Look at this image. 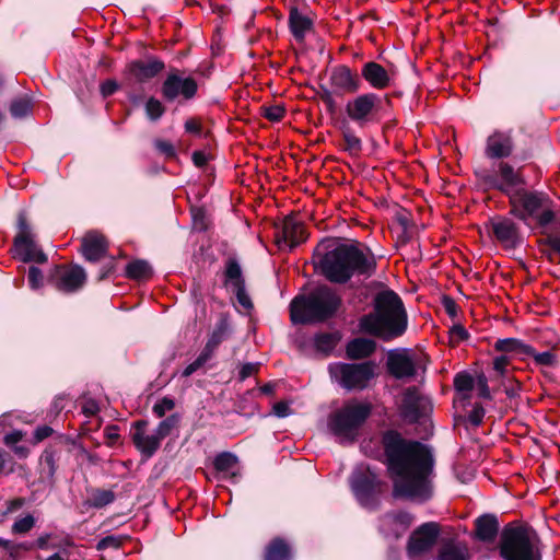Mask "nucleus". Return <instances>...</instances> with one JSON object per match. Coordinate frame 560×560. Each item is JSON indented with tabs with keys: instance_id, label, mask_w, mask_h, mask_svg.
I'll return each mask as SVG.
<instances>
[{
	"instance_id": "a18cd8bd",
	"label": "nucleus",
	"mask_w": 560,
	"mask_h": 560,
	"mask_svg": "<svg viewBox=\"0 0 560 560\" xmlns=\"http://www.w3.org/2000/svg\"><path fill=\"white\" fill-rule=\"evenodd\" d=\"M262 115L270 121H279L283 118L285 109L281 104H273L261 107Z\"/></svg>"
},
{
	"instance_id": "6ab92c4d",
	"label": "nucleus",
	"mask_w": 560,
	"mask_h": 560,
	"mask_svg": "<svg viewBox=\"0 0 560 560\" xmlns=\"http://www.w3.org/2000/svg\"><path fill=\"white\" fill-rule=\"evenodd\" d=\"M382 100L374 93L362 94L348 102L346 112L354 121H366L381 107Z\"/></svg>"
},
{
	"instance_id": "0e129e2a",
	"label": "nucleus",
	"mask_w": 560,
	"mask_h": 560,
	"mask_svg": "<svg viewBox=\"0 0 560 560\" xmlns=\"http://www.w3.org/2000/svg\"><path fill=\"white\" fill-rule=\"evenodd\" d=\"M42 463L47 466L50 476L55 474V456L51 452H45L42 456Z\"/></svg>"
},
{
	"instance_id": "20e7f679",
	"label": "nucleus",
	"mask_w": 560,
	"mask_h": 560,
	"mask_svg": "<svg viewBox=\"0 0 560 560\" xmlns=\"http://www.w3.org/2000/svg\"><path fill=\"white\" fill-rule=\"evenodd\" d=\"M340 298L328 287L315 289L308 295L295 296L290 304V317L293 324L323 322L338 308Z\"/></svg>"
},
{
	"instance_id": "6e6d98bb",
	"label": "nucleus",
	"mask_w": 560,
	"mask_h": 560,
	"mask_svg": "<svg viewBox=\"0 0 560 560\" xmlns=\"http://www.w3.org/2000/svg\"><path fill=\"white\" fill-rule=\"evenodd\" d=\"M194 228L199 231H203L207 228L206 214L203 209L201 208H192L191 209Z\"/></svg>"
},
{
	"instance_id": "8fccbe9b",
	"label": "nucleus",
	"mask_w": 560,
	"mask_h": 560,
	"mask_svg": "<svg viewBox=\"0 0 560 560\" xmlns=\"http://www.w3.org/2000/svg\"><path fill=\"white\" fill-rule=\"evenodd\" d=\"M175 408L174 399L170 397H163L153 406V412L156 417L162 418L166 412Z\"/></svg>"
},
{
	"instance_id": "7ed1b4c3",
	"label": "nucleus",
	"mask_w": 560,
	"mask_h": 560,
	"mask_svg": "<svg viewBox=\"0 0 560 560\" xmlns=\"http://www.w3.org/2000/svg\"><path fill=\"white\" fill-rule=\"evenodd\" d=\"M316 248L315 257L322 273L331 282L345 283L354 275H370L375 261L355 244H339L334 249L322 253Z\"/></svg>"
},
{
	"instance_id": "a211bd4d",
	"label": "nucleus",
	"mask_w": 560,
	"mask_h": 560,
	"mask_svg": "<svg viewBox=\"0 0 560 560\" xmlns=\"http://www.w3.org/2000/svg\"><path fill=\"white\" fill-rule=\"evenodd\" d=\"M86 275L80 266H58L55 269L52 281L55 287L66 293L74 292L79 290L85 282Z\"/></svg>"
},
{
	"instance_id": "0eeeda50",
	"label": "nucleus",
	"mask_w": 560,
	"mask_h": 560,
	"mask_svg": "<svg viewBox=\"0 0 560 560\" xmlns=\"http://www.w3.org/2000/svg\"><path fill=\"white\" fill-rule=\"evenodd\" d=\"M371 411V404L350 400L329 415L327 428L339 443H353Z\"/></svg>"
},
{
	"instance_id": "09e8293b",
	"label": "nucleus",
	"mask_w": 560,
	"mask_h": 560,
	"mask_svg": "<svg viewBox=\"0 0 560 560\" xmlns=\"http://www.w3.org/2000/svg\"><path fill=\"white\" fill-rule=\"evenodd\" d=\"M345 149L350 153H358L361 149L360 139L349 129L343 130Z\"/></svg>"
},
{
	"instance_id": "e433bc0d",
	"label": "nucleus",
	"mask_w": 560,
	"mask_h": 560,
	"mask_svg": "<svg viewBox=\"0 0 560 560\" xmlns=\"http://www.w3.org/2000/svg\"><path fill=\"white\" fill-rule=\"evenodd\" d=\"M266 560H289L290 548L282 539H275L266 550Z\"/></svg>"
},
{
	"instance_id": "473e14b6",
	"label": "nucleus",
	"mask_w": 560,
	"mask_h": 560,
	"mask_svg": "<svg viewBox=\"0 0 560 560\" xmlns=\"http://www.w3.org/2000/svg\"><path fill=\"white\" fill-rule=\"evenodd\" d=\"M375 350V342L369 338H355L347 345V355L350 359H362Z\"/></svg>"
},
{
	"instance_id": "e2e57ef3",
	"label": "nucleus",
	"mask_w": 560,
	"mask_h": 560,
	"mask_svg": "<svg viewBox=\"0 0 560 560\" xmlns=\"http://www.w3.org/2000/svg\"><path fill=\"white\" fill-rule=\"evenodd\" d=\"M155 148L167 156H173L175 154V149L168 141L159 140L155 142Z\"/></svg>"
},
{
	"instance_id": "b1692460",
	"label": "nucleus",
	"mask_w": 560,
	"mask_h": 560,
	"mask_svg": "<svg viewBox=\"0 0 560 560\" xmlns=\"http://www.w3.org/2000/svg\"><path fill=\"white\" fill-rule=\"evenodd\" d=\"M81 249L84 258L89 261H97L107 253V242L97 232H90L82 238Z\"/></svg>"
},
{
	"instance_id": "58836bf2",
	"label": "nucleus",
	"mask_w": 560,
	"mask_h": 560,
	"mask_svg": "<svg viewBox=\"0 0 560 560\" xmlns=\"http://www.w3.org/2000/svg\"><path fill=\"white\" fill-rule=\"evenodd\" d=\"M36 520L33 515L26 514L23 517L18 518L11 527V532L14 535L27 534L35 526Z\"/></svg>"
},
{
	"instance_id": "5701e85b",
	"label": "nucleus",
	"mask_w": 560,
	"mask_h": 560,
	"mask_svg": "<svg viewBox=\"0 0 560 560\" xmlns=\"http://www.w3.org/2000/svg\"><path fill=\"white\" fill-rule=\"evenodd\" d=\"M147 422L137 421L133 425L132 441L136 447L147 457L152 456L160 447L161 440L154 432L153 434L147 433Z\"/></svg>"
},
{
	"instance_id": "4c0bfd02",
	"label": "nucleus",
	"mask_w": 560,
	"mask_h": 560,
	"mask_svg": "<svg viewBox=\"0 0 560 560\" xmlns=\"http://www.w3.org/2000/svg\"><path fill=\"white\" fill-rule=\"evenodd\" d=\"M126 273L131 279L142 280L151 276L152 269L144 260H133L127 265Z\"/></svg>"
},
{
	"instance_id": "5fc2aeb1",
	"label": "nucleus",
	"mask_w": 560,
	"mask_h": 560,
	"mask_svg": "<svg viewBox=\"0 0 560 560\" xmlns=\"http://www.w3.org/2000/svg\"><path fill=\"white\" fill-rule=\"evenodd\" d=\"M441 303H442L446 314L452 319H455L458 315V306H457L455 300L451 295L444 294L441 298Z\"/></svg>"
},
{
	"instance_id": "412c9836",
	"label": "nucleus",
	"mask_w": 560,
	"mask_h": 560,
	"mask_svg": "<svg viewBox=\"0 0 560 560\" xmlns=\"http://www.w3.org/2000/svg\"><path fill=\"white\" fill-rule=\"evenodd\" d=\"M514 143L511 131H494L486 141L485 154L490 160H503L513 152Z\"/></svg>"
},
{
	"instance_id": "603ef678",
	"label": "nucleus",
	"mask_w": 560,
	"mask_h": 560,
	"mask_svg": "<svg viewBox=\"0 0 560 560\" xmlns=\"http://www.w3.org/2000/svg\"><path fill=\"white\" fill-rule=\"evenodd\" d=\"M121 542H122V538L119 536H114V535L106 536L97 542L96 549L100 551L105 550L107 548L117 549L121 546Z\"/></svg>"
},
{
	"instance_id": "a878e982",
	"label": "nucleus",
	"mask_w": 560,
	"mask_h": 560,
	"mask_svg": "<svg viewBox=\"0 0 560 560\" xmlns=\"http://www.w3.org/2000/svg\"><path fill=\"white\" fill-rule=\"evenodd\" d=\"M164 69V63L158 59L147 61H133L129 65V73L139 82H145L154 78Z\"/></svg>"
},
{
	"instance_id": "f257e3e1",
	"label": "nucleus",
	"mask_w": 560,
	"mask_h": 560,
	"mask_svg": "<svg viewBox=\"0 0 560 560\" xmlns=\"http://www.w3.org/2000/svg\"><path fill=\"white\" fill-rule=\"evenodd\" d=\"M433 448L387 428V477L394 499L425 503L434 495Z\"/></svg>"
},
{
	"instance_id": "864d4df0",
	"label": "nucleus",
	"mask_w": 560,
	"mask_h": 560,
	"mask_svg": "<svg viewBox=\"0 0 560 560\" xmlns=\"http://www.w3.org/2000/svg\"><path fill=\"white\" fill-rule=\"evenodd\" d=\"M209 360V354L207 352H202L194 362L188 364L183 371V376L188 377L194 374L197 370H199L207 361Z\"/></svg>"
},
{
	"instance_id": "f704fd0d",
	"label": "nucleus",
	"mask_w": 560,
	"mask_h": 560,
	"mask_svg": "<svg viewBox=\"0 0 560 560\" xmlns=\"http://www.w3.org/2000/svg\"><path fill=\"white\" fill-rule=\"evenodd\" d=\"M225 285L230 287L232 290L245 285L241 266L238 265L237 261H235L233 259H230L226 262Z\"/></svg>"
},
{
	"instance_id": "cd10ccee",
	"label": "nucleus",
	"mask_w": 560,
	"mask_h": 560,
	"mask_svg": "<svg viewBox=\"0 0 560 560\" xmlns=\"http://www.w3.org/2000/svg\"><path fill=\"white\" fill-rule=\"evenodd\" d=\"M331 83L345 93H354L360 88V80L348 67H338L332 71Z\"/></svg>"
},
{
	"instance_id": "bf43d9fd",
	"label": "nucleus",
	"mask_w": 560,
	"mask_h": 560,
	"mask_svg": "<svg viewBox=\"0 0 560 560\" xmlns=\"http://www.w3.org/2000/svg\"><path fill=\"white\" fill-rule=\"evenodd\" d=\"M450 336H451V339L456 337L457 338L456 341L458 342V341H466V340H468L469 337H470V334L468 332V330L462 324H455L450 329Z\"/></svg>"
},
{
	"instance_id": "79ce46f5",
	"label": "nucleus",
	"mask_w": 560,
	"mask_h": 560,
	"mask_svg": "<svg viewBox=\"0 0 560 560\" xmlns=\"http://www.w3.org/2000/svg\"><path fill=\"white\" fill-rule=\"evenodd\" d=\"M115 500V494L110 490H97L93 493L91 504L94 508H103Z\"/></svg>"
},
{
	"instance_id": "ea45409f",
	"label": "nucleus",
	"mask_w": 560,
	"mask_h": 560,
	"mask_svg": "<svg viewBox=\"0 0 560 560\" xmlns=\"http://www.w3.org/2000/svg\"><path fill=\"white\" fill-rule=\"evenodd\" d=\"M32 110V103L26 97L14 100L10 106V113L15 118H23Z\"/></svg>"
},
{
	"instance_id": "052dcab7",
	"label": "nucleus",
	"mask_w": 560,
	"mask_h": 560,
	"mask_svg": "<svg viewBox=\"0 0 560 560\" xmlns=\"http://www.w3.org/2000/svg\"><path fill=\"white\" fill-rule=\"evenodd\" d=\"M233 292L235 293L240 305H242L245 310L248 311L253 307L252 301L245 291V285L234 289Z\"/></svg>"
},
{
	"instance_id": "de8ad7c7",
	"label": "nucleus",
	"mask_w": 560,
	"mask_h": 560,
	"mask_svg": "<svg viewBox=\"0 0 560 560\" xmlns=\"http://www.w3.org/2000/svg\"><path fill=\"white\" fill-rule=\"evenodd\" d=\"M475 385H477L478 396L486 400H492V395L488 385V377L483 372H480L476 376Z\"/></svg>"
},
{
	"instance_id": "c85d7f7f",
	"label": "nucleus",
	"mask_w": 560,
	"mask_h": 560,
	"mask_svg": "<svg viewBox=\"0 0 560 560\" xmlns=\"http://www.w3.org/2000/svg\"><path fill=\"white\" fill-rule=\"evenodd\" d=\"M544 237L537 240L539 252L549 261H553V256H560V226H555L551 231H541Z\"/></svg>"
},
{
	"instance_id": "3c124183",
	"label": "nucleus",
	"mask_w": 560,
	"mask_h": 560,
	"mask_svg": "<svg viewBox=\"0 0 560 560\" xmlns=\"http://www.w3.org/2000/svg\"><path fill=\"white\" fill-rule=\"evenodd\" d=\"M27 280L31 289L37 290L43 285L44 277L37 267L32 266L28 269Z\"/></svg>"
},
{
	"instance_id": "39448f33",
	"label": "nucleus",
	"mask_w": 560,
	"mask_h": 560,
	"mask_svg": "<svg viewBox=\"0 0 560 560\" xmlns=\"http://www.w3.org/2000/svg\"><path fill=\"white\" fill-rule=\"evenodd\" d=\"M508 199L509 214L525 224L535 219L538 226L546 229L556 219V213L551 209L552 200L544 191L522 187L515 189Z\"/></svg>"
},
{
	"instance_id": "9b49d317",
	"label": "nucleus",
	"mask_w": 560,
	"mask_h": 560,
	"mask_svg": "<svg viewBox=\"0 0 560 560\" xmlns=\"http://www.w3.org/2000/svg\"><path fill=\"white\" fill-rule=\"evenodd\" d=\"M331 380L347 390H362L376 376L375 366L370 362H336L328 366Z\"/></svg>"
},
{
	"instance_id": "423d86ee",
	"label": "nucleus",
	"mask_w": 560,
	"mask_h": 560,
	"mask_svg": "<svg viewBox=\"0 0 560 560\" xmlns=\"http://www.w3.org/2000/svg\"><path fill=\"white\" fill-rule=\"evenodd\" d=\"M431 358L428 353H418L412 348L397 347L387 349V377L402 384L418 381L424 383Z\"/></svg>"
},
{
	"instance_id": "69168bd1",
	"label": "nucleus",
	"mask_w": 560,
	"mask_h": 560,
	"mask_svg": "<svg viewBox=\"0 0 560 560\" xmlns=\"http://www.w3.org/2000/svg\"><path fill=\"white\" fill-rule=\"evenodd\" d=\"M24 504H25V499H23V498H15V499L8 501L5 514H11V513L16 512Z\"/></svg>"
},
{
	"instance_id": "f03ea898",
	"label": "nucleus",
	"mask_w": 560,
	"mask_h": 560,
	"mask_svg": "<svg viewBox=\"0 0 560 560\" xmlns=\"http://www.w3.org/2000/svg\"><path fill=\"white\" fill-rule=\"evenodd\" d=\"M502 560H542L541 539L534 527L522 521L509 522L500 529L494 513H483L474 521L472 538L493 544Z\"/></svg>"
},
{
	"instance_id": "f8f14e48",
	"label": "nucleus",
	"mask_w": 560,
	"mask_h": 560,
	"mask_svg": "<svg viewBox=\"0 0 560 560\" xmlns=\"http://www.w3.org/2000/svg\"><path fill=\"white\" fill-rule=\"evenodd\" d=\"M18 229L19 231L14 238L13 247L14 256L24 262H46L47 256L35 243L34 234L23 212L18 217Z\"/></svg>"
},
{
	"instance_id": "774afa93",
	"label": "nucleus",
	"mask_w": 560,
	"mask_h": 560,
	"mask_svg": "<svg viewBox=\"0 0 560 560\" xmlns=\"http://www.w3.org/2000/svg\"><path fill=\"white\" fill-rule=\"evenodd\" d=\"M52 433V429L50 427L44 425L39 427L35 430L34 436L36 442H40L44 439L50 436Z\"/></svg>"
},
{
	"instance_id": "c756f323",
	"label": "nucleus",
	"mask_w": 560,
	"mask_h": 560,
	"mask_svg": "<svg viewBox=\"0 0 560 560\" xmlns=\"http://www.w3.org/2000/svg\"><path fill=\"white\" fill-rule=\"evenodd\" d=\"M493 349L503 354L511 355V358L516 357L524 361L527 358V352L530 351V345L517 338H504L498 339L493 345Z\"/></svg>"
},
{
	"instance_id": "aec40b11",
	"label": "nucleus",
	"mask_w": 560,
	"mask_h": 560,
	"mask_svg": "<svg viewBox=\"0 0 560 560\" xmlns=\"http://www.w3.org/2000/svg\"><path fill=\"white\" fill-rule=\"evenodd\" d=\"M197 92V83L192 78H180L177 74H170L163 83V96L173 101L178 96L188 100Z\"/></svg>"
},
{
	"instance_id": "393cba45",
	"label": "nucleus",
	"mask_w": 560,
	"mask_h": 560,
	"mask_svg": "<svg viewBox=\"0 0 560 560\" xmlns=\"http://www.w3.org/2000/svg\"><path fill=\"white\" fill-rule=\"evenodd\" d=\"M288 23L291 34L300 44L304 42L306 34L313 26L312 20L306 14L302 13L296 7H290Z\"/></svg>"
},
{
	"instance_id": "c9c22d12",
	"label": "nucleus",
	"mask_w": 560,
	"mask_h": 560,
	"mask_svg": "<svg viewBox=\"0 0 560 560\" xmlns=\"http://www.w3.org/2000/svg\"><path fill=\"white\" fill-rule=\"evenodd\" d=\"M341 336L339 332H323L316 335L314 339L315 348L325 354L329 353L338 345Z\"/></svg>"
},
{
	"instance_id": "49530a36",
	"label": "nucleus",
	"mask_w": 560,
	"mask_h": 560,
	"mask_svg": "<svg viewBox=\"0 0 560 560\" xmlns=\"http://www.w3.org/2000/svg\"><path fill=\"white\" fill-rule=\"evenodd\" d=\"M486 415V410L480 402H475L472 405L471 411L467 416V421L475 428H478L482 424L483 418Z\"/></svg>"
},
{
	"instance_id": "2eb2a0df",
	"label": "nucleus",
	"mask_w": 560,
	"mask_h": 560,
	"mask_svg": "<svg viewBox=\"0 0 560 560\" xmlns=\"http://www.w3.org/2000/svg\"><path fill=\"white\" fill-rule=\"evenodd\" d=\"M387 230L395 238V246L406 245L410 240V229L413 225L412 213L406 208L399 206L396 201L387 200Z\"/></svg>"
},
{
	"instance_id": "7c9ffc66",
	"label": "nucleus",
	"mask_w": 560,
	"mask_h": 560,
	"mask_svg": "<svg viewBox=\"0 0 560 560\" xmlns=\"http://www.w3.org/2000/svg\"><path fill=\"white\" fill-rule=\"evenodd\" d=\"M238 459L229 452L220 453L215 456L213 465L217 471L222 472L225 478H235L238 476Z\"/></svg>"
},
{
	"instance_id": "f3484780",
	"label": "nucleus",
	"mask_w": 560,
	"mask_h": 560,
	"mask_svg": "<svg viewBox=\"0 0 560 560\" xmlns=\"http://www.w3.org/2000/svg\"><path fill=\"white\" fill-rule=\"evenodd\" d=\"M307 237L303 223L293 217H287L277 228L276 240L279 248L292 249Z\"/></svg>"
},
{
	"instance_id": "9d476101",
	"label": "nucleus",
	"mask_w": 560,
	"mask_h": 560,
	"mask_svg": "<svg viewBox=\"0 0 560 560\" xmlns=\"http://www.w3.org/2000/svg\"><path fill=\"white\" fill-rule=\"evenodd\" d=\"M350 486L363 508L374 510L381 504L383 485L374 468L368 465L358 466L351 475Z\"/></svg>"
},
{
	"instance_id": "2f4dec72",
	"label": "nucleus",
	"mask_w": 560,
	"mask_h": 560,
	"mask_svg": "<svg viewBox=\"0 0 560 560\" xmlns=\"http://www.w3.org/2000/svg\"><path fill=\"white\" fill-rule=\"evenodd\" d=\"M362 77L363 79L374 89H384L385 88V69L374 62H366L362 68Z\"/></svg>"
},
{
	"instance_id": "4468645a",
	"label": "nucleus",
	"mask_w": 560,
	"mask_h": 560,
	"mask_svg": "<svg viewBox=\"0 0 560 560\" xmlns=\"http://www.w3.org/2000/svg\"><path fill=\"white\" fill-rule=\"evenodd\" d=\"M409 316L400 295L387 288V343L401 338L408 330Z\"/></svg>"
},
{
	"instance_id": "338daca9",
	"label": "nucleus",
	"mask_w": 560,
	"mask_h": 560,
	"mask_svg": "<svg viewBox=\"0 0 560 560\" xmlns=\"http://www.w3.org/2000/svg\"><path fill=\"white\" fill-rule=\"evenodd\" d=\"M521 387L522 384L518 381H515L512 385L504 386V393L509 398L513 399L520 396Z\"/></svg>"
},
{
	"instance_id": "4d7b16f0",
	"label": "nucleus",
	"mask_w": 560,
	"mask_h": 560,
	"mask_svg": "<svg viewBox=\"0 0 560 560\" xmlns=\"http://www.w3.org/2000/svg\"><path fill=\"white\" fill-rule=\"evenodd\" d=\"M393 520L396 524L400 525L402 529H407L412 524L415 517L409 512L399 511L393 515Z\"/></svg>"
},
{
	"instance_id": "c03bdc74",
	"label": "nucleus",
	"mask_w": 560,
	"mask_h": 560,
	"mask_svg": "<svg viewBox=\"0 0 560 560\" xmlns=\"http://www.w3.org/2000/svg\"><path fill=\"white\" fill-rule=\"evenodd\" d=\"M467 553L456 546L445 547L439 555V560H467Z\"/></svg>"
},
{
	"instance_id": "6e6552de",
	"label": "nucleus",
	"mask_w": 560,
	"mask_h": 560,
	"mask_svg": "<svg viewBox=\"0 0 560 560\" xmlns=\"http://www.w3.org/2000/svg\"><path fill=\"white\" fill-rule=\"evenodd\" d=\"M394 405L397 416L406 424L421 425L431 420L433 401L416 385L404 387L394 398Z\"/></svg>"
},
{
	"instance_id": "4be33fe9",
	"label": "nucleus",
	"mask_w": 560,
	"mask_h": 560,
	"mask_svg": "<svg viewBox=\"0 0 560 560\" xmlns=\"http://www.w3.org/2000/svg\"><path fill=\"white\" fill-rule=\"evenodd\" d=\"M361 329L365 332L383 336L385 334V292H378L375 298V311L361 319Z\"/></svg>"
},
{
	"instance_id": "680f3d73",
	"label": "nucleus",
	"mask_w": 560,
	"mask_h": 560,
	"mask_svg": "<svg viewBox=\"0 0 560 560\" xmlns=\"http://www.w3.org/2000/svg\"><path fill=\"white\" fill-rule=\"evenodd\" d=\"M259 370L258 363H245L240 371L241 380H245L254 374H256Z\"/></svg>"
},
{
	"instance_id": "bb28decb",
	"label": "nucleus",
	"mask_w": 560,
	"mask_h": 560,
	"mask_svg": "<svg viewBox=\"0 0 560 560\" xmlns=\"http://www.w3.org/2000/svg\"><path fill=\"white\" fill-rule=\"evenodd\" d=\"M475 381L476 378L468 371H460L454 375L453 386L458 395L457 398H454V404L458 401L464 407L469 404Z\"/></svg>"
},
{
	"instance_id": "a19ab883",
	"label": "nucleus",
	"mask_w": 560,
	"mask_h": 560,
	"mask_svg": "<svg viewBox=\"0 0 560 560\" xmlns=\"http://www.w3.org/2000/svg\"><path fill=\"white\" fill-rule=\"evenodd\" d=\"M179 418L177 415H172L161 421L155 430L156 435L162 441L164 438L171 434L172 430L177 427Z\"/></svg>"
},
{
	"instance_id": "13d9d810",
	"label": "nucleus",
	"mask_w": 560,
	"mask_h": 560,
	"mask_svg": "<svg viewBox=\"0 0 560 560\" xmlns=\"http://www.w3.org/2000/svg\"><path fill=\"white\" fill-rule=\"evenodd\" d=\"M510 362L511 355L501 354L493 360V370L503 376Z\"/></svg>"
},
{
	"instance_id": "72a5a7b5",
	"label": "nucleus",
	"mask_w": 560,
	"mask_h": 560,
	"mask_svg": "<svg viewBox=\"0 0 560 560\" xmlns=\"http://www.w3.org/2000/svg\"><path fill=\"white\" fill-rule=\"evenodd\" d=\"M527 358H533L535 366L538 368H557L560 363L555 348L539 352L530 346V351L527 352Z\"/></svg>"
},
{
	"instance_id": "37998d69",
	"label": "nucleus",
	"mask_w": 560,
	"mask_h": 560,
	"mask_svg": "<svg viewBox=\"0 0 560 560\" xmlns=\"http://www.w3.org/2000/svg\"><path fill=\"white\" fill-rule=\"evenodd\" d=\"M164 110L165 108L159 100L154 97L148 100L145 104V113L151 120H158L161 118Z\"/></svg>"
},
{
	"instance_id": "ddd939ff",
	"label": "nucleus",
	"mask_w": 560,
	"mask_h": 560,
	"mask_svg": "<svg viewBox=\"0 0 560 560\" xmlns=\"http://www.w3.org/2000/svg\"><path fill=\"white\" fill-rule=\"evenodd\" d=\"M486 228L490 236L505 250L516 249L524 243L521 228L512 218L505 215L490 218L486 223Z\"/></svg>"
},
{
	"instance_id": "dca6fc26",
	"label": "nucleus",
	"mask_w": 560,
	"mask_h": 560,
	"mask_svg": "<svg viewBox=\"0 0 560 560\" xmlns=\"http://www.w3.org/2000/svg\"><path fill=\"white\" fill-rule=\"evenodd\" d=\"M440 535V525L435 522L421 524L408 539V551L412 556H419L429 551L436 542Z\"/></svg>"
},
{
	"instance_id": "1a4fd4ad",
	"label": "nucleus",
	"mask_w": 560,
	"mask_h": 560,
	"mask_svg": "<svg viewBox=\"0 0 560 560\" xmlns=\"http://www.w3.org/2000/svg\"><path fill=\"white\" fill-rule=\"evenodd\" d=\"M474 174L481 182L485 190L495 189L508 198L515 189L526 185L522 168L515 170L510 163L504 161L497 163L495 172L480 167L475 170Z\"/></svg>"
}]
</instances>
